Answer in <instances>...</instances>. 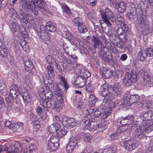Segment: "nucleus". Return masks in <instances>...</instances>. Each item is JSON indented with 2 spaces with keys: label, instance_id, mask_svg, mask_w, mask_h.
Wrapping results in <instances>:
<instances>
[{
  "label": "nucleus",
  "instance_id": "nucleus-1",
  "mask_svg": "<svg viewBox=\"0 0 153 153\" xmlns=\"http://www.w3.org/2000/svg\"><path fill=\"white\" fill-rule=\"evenodd\" d=\"M29 2L23 1L22 2L21 7L25 10H29L30 12L35 15L39 13L38 8L43 15L46 14L48 10L44 8L46 2L44 0H29Z\"/></svg>",
  "mask_w": 153,
  "mask_h": 153
},
{
  "label": "nucleus",
  "instance_id": "nucleus-26",
  "mask_svg": "<svg viewBox=\"0 0 153 153\" xmlns=\"http://www.w3.org/2000/svg\"><path fill=\"white\" fill-rule=\"evenodd\" d=\"M23 124L22 123L18 122L16 123H13V130L14 132H19L23 128Z\"/></svg>",
  "mask_w": 153,
  "mask_h": 153
},
{
  "label": "nucleus",
  "instance_id": "nucleus-61",
  "mask_svg": "<svg viewBox=\"0 0 153 153\" xmlns=\"http://www.w3.org/2000/svg\"><path fill=\"white\" fill-rule=\"evenodd\" d=\"M36 111L38 115H40L43 113V110L40 106H38L36 108Z\"/></svg>",
  "mask_w": 153,
  "mask_h": 153
},
{
  "label": "nucleus",
  "instance_id": "nucleus-57",
  "mask_svg": "<svg viewBox=\"0 0 153 153\" xmlns=\"http://www.w3.org/2000/svg\"><path fill=\"white\" fill-rule=\"evenodd\" d=\"M85 85V81L83 79H82L81 82L79 83L76 84L75 86L76 88H81L84 87Z\"/></svg>",
  "mask_w": 153,
  "mask_h": 153
},
{
  "label": "nucleus",
  "instance_id": "nucleus-37",
  "mask_svg": "<svg viewBox=\"0 0 153 153\" xmlns=\"http://www.w3.org/2000/svg\"><path fill=\"white\" fill-rule=\"evenodd\" d=\"M62 116L61 115L55 116L53 118V121L55 124H59L61 126L62 119Z\"/></svg>",
  "mask_w": 153,
  "mask_h": 153
},
{
  "label": "nucleus",
  "instance_id": "nucleus-58",
  "mask_svg": "<svg viewBox=\"0 0 153 153\" xmlns=\"http://www.w3.org/2000/svg\"><path fill=\"white\" fill-rule=\"evenodd\" d=\"M97 128L99 127H102L104 126V124H103V122L102 121L101 119L97 118Z\"/></svg>",
  "mask_w": 153,
  "mask_h": 153
},
{
  "label": "nucleus",
  "instance_id": "nucleus-32",
  "mask_svg": "<svg viewBox=\"0 0 153 153\" xmlns=\"http://www.w3.org/2000/svg\"><path fill=\"white\" fill-rule=\"evenodd\" d=\"M143 105L146 107L147 109L153 108V103L150 100H145L143 101Z\"/></svg>",
  "mask_w": 153,
  "mask_h": 153
},
{
  "label": "nucleus",
  "instance_id": "nucleus-46",
  "mask_svg": "<svg viewBox=\"0 0 153 153\" xmlns=\"http://www.w3.org/2000/svg\"><path fill=\"white\" fill-rule=\"evenodd\" d=\"M7 51L4 47H1L0 48V55L1 56L4 58H6L7 55Z\"/></svg>",
  "mask_w": 153,
  "mask_h": 153
},
{
  "label": "nucleus",
  "instance_id": "nucleus-33",
  "mask_svg": "<svg viewBox=\"0 0 153 153\" xmlns=\"http://www.w3.org/2000/svg\"><path fill=\"white\" fill-rule=\"evenodd\" d=\"M46 29L50 31L54 32L56 31V29L53 25V24L51 22H48L45 24Z\"/></svg>",
  "mask_w": 153,
  "mask_h": 153
},
{
  "label": "nucleus",
  "instance_id": "nucleus-35",
  "mask_svg": "<svg viewBox=\"0 0 153 153\" xmlns=\"http://www.w3.org/2000/svg\"><path fill=\"white\" fill-rule=\"evenodd\" d=\"M128 99L131 104H133L139 101V97L137 95H131Z\"/></svg>",
  "mask_w": 153,
  "mask_h": 153
},
{
  "label": "nucleus",
  "instance_id": "nucleus-50",
  "mask_svg": "<svg viewBox=\"0 0 153 153\" xmlns=\"http://www.w3.org/2000/svg\"><path fill=\"white\" fill-rule=\"evenodd\" d=\"M145 55L147 56H153V48H149L146 49L145 51Z\"/></svg>",
  "mask_w": 153,
  "mask_h": 153
},
{
  "label": "nucleus",
  "instance_id": "nucleus-23",
  "mask_svg": "<svg viewBox=\"0 0 153 153\" xmlns=\"http://www.w3.org/2000/svg\"><path fill=\"white\" fill-rule=\"evenodd\" d=\"M20 147V146L19 144L16 143L14 144L13 146L8 147V153H17Z\"/></svg>",
  "mask_w": 153,
  "mask_h": 153
},
{
  "label": "nucleus",
  "instance_id": "nucleus-14",
  "mask_svg": "<svg viewBox=\"0 0 153 153\" xmlns=\"http://www.w3.org/2000/svg\"><path fill=\"white\" fill-rule=\"evenodd\" d=\"M20 95L23 99L25 104L27 105H29L30 103V96L28 95L26 89L24 88H20Z\"/></svg>",
  "mask_w": 153,
  "mask_h": 153
},
{
  "label": "nucleus",
  "instance_id": "nucleus-44",
  "mask_svg": "<svg viewBox=\"0 0 153 153\" xmlns=\"http://www.w3.org/2000/svg\"><path fill=\"white\" fill-rule=\"evenodd\" d=\"M116 151L115 147L108 148L104 149L102 151V153H114Z\"/></svg>",
  "mask_w": 153,
  "mask_h": 153
},
{
  "label": "nucleus",
  "instance_id": "nucleus-24",
  "mask_svg": "<svg viewBox=\"0 0 153 153\" xmlns=\"http://www.w3.org/2000/svg\"><path fill=\"white\" fill-rule=\"evenodd\" d=\"M61 127L59 124L53 123L48 127V131L50 133L53 134L56 132Z\"/></svg>",
  "mask_w": 153,
  "mask_h": 153
},
{
  "label": "nucleus",
  "instance_id": "nucleus-29",
  "mask_svg": "<svg viewBox=\"0 0 153 153\" xmlns=\"http://www.w3.org/2000/svg\"><path fill=\"white\" fill-rule=\"evenodd\" d=\"M143 123H146L148 126L146 130L147 131H149V137H152L153 136V123L152 122H150L149 123L147 122H143Z\"/></svg>",
  "mask_w": 153,
  "mask_h": 153
},
{
  "label": "nucleus",
  "instance_id": "nucleus-41",
  "mask_svg": "<svg viewBox=\"0 0 153 153\" xmlns=\"http://www.w3.org/2000/svg\"><path fill=\"white\" fill-rule=\"evenodd\" d=\"M123 36L126 37L130 34V30L126 25L125 24L123 25Z\"/></svg>",
  "mask_w": 153,
  "mask_h": 153
},
{
  "label": "nucleus",
  "instance_id": "nucleus-9",
  "mask_svg": "<svg viewBox=\"0 0 153 153\" xmlns=\"http://www.w3.org/2000/svg\"><path fill=\"white\" fill-rule=\"evenodd\" d=\"M37 34L40 36L41 39L44 41L49 40L50 39V34L46 30L44 25H41L39 29L37 30Z\"/></svg>",
  "mask_w": 153,
  "mask_h": 153
},
{
  "label": "nucleus",
  "instance_id": "nucleus-56",
  "mask_svg": "<svg viewBox=\"0 0 153 153\" xmlns=\"http://www.w3.org/2000/svg\"><path fill=\"white\" fill-rule=\"evenodd\" d=\"M61 79L62 81V83L64 87L65 88V89L67 91L69 88V86L67 84V82L65 80V78L63 77H61Z\"/></svg>",
  "mask_w": 153,
  "mask_h": 153
},
{
  "label": "nucleus",
  "instance_id": "nucleus-5",
  "mask_svg": "<svg viewBox=\"0 0 153 153\" xmlns=\"http://www.w3.org/2000/svg\"><path fill=\"white\" fill-rule=\"evenodd\" d=\"M148 126L146 123H142L141 125L135 129L136 135L140 139H143L146 137H149V131L146 130Z\"/></svg>",
  "mask_w": 153,
  "mask_h": 153
},
{
  "label": "nucleus",
  "instance_id": "nucleus-53",
  "mask_svg": "<svg viewBox=\"0 0 153 153\" xmlns=\"http://www.w3.org/2000/svg\"><path fill=\"white\" fill-rule=\"evenodd\" d=\"M119 42H118L117 44V46L118 47L120 48L121 49H124L125 48V45L124 42H126L122 41L121 40H120Z\"/></svg>",
  "mask_w": 153,
  "mask_h": 153
},
{
  "label": "nucleus",
  "instance_id": "nucleus-42",
  "mask_svg": "<svg viewBox=\"0 0 153 153\" xmlns=\"http://www.w3.org/2000/svg\"><path fill=\"white\" fill-rule=\"evenodd\" d=\"M146 17H141L137 18L138 23L140 25V27H144L146 23Z\"/></svg>",
  "mask_w": 153,
  "mask_h": 153
},
{
  "label": "nucleus",
  "instance_id": "nucleus-36",
  "mask_svg": "<svg viewBox=\"0 0 153 153\" xmlns=\"http://www.w3.org/2000/svg\"><path fill=\"white\" fill-rule=\"evenodd\" d=\"M66 36L67 39L71 42L70 43H74L76 39L75 36H73L70 32H68L66 33Z\"/></svg>",
  "mask_w": 153,
  "mask_h": 153
},
{
  "label": "nucleus",
  "instance_id": "nucleus-28",
  "mask_svg": "<svg viewBox=\"0 0 153 153\" xmlns=\"http://www.w3.org/2000/svg\"><path fill=\"white\" fill-rule=\"evenodd\" d=\"M112 75V73L110 69H107L106 68H103L102 74V76L103 78L105 79H108Z\"/></svg>",
  "mask_w": 153,
  "mask_h": 153
},
{
  "label": "nucleus",
  "instance_id": "nucleus-51",
  "mask_svg": "<svg viewBox=\"0 0 153 153\" xmlns=\"http://www.w3.org/2000/svg\"><path fill=\"white\" fill-rule=\"evenodd\" d=\"M45 96V98L47 99L53 98V92L51 91H48L44 94Z\"/></svg>",
  "mask_w": 153,
  "mask_h": 153
},
{
  "label": "nucleus",
  "instance_id": "nucleus-3",
  "mask_svg": "<svg viewBox=\"0 0 153 153\" xmlns=\"http://www.w3.org/2000/svg\"><path fill=\"white\" fill-rule=\"evenodd\" d=\"M57 102L55 101L54 98L47 99L45 98L42 100L40 102V104L42 106H43L44 107L50 108L51 107L55 108L57 110H60L61 108V107L60 105L62 103H60L58 101Z\"/></svg>",
  "mask_w": 153,
  "mask_h": 153
},
{
  "label": "nucleus",
  "instance_id": "nucleus-38",
  "mask_svg": "<svg viewBox=\"0 0 153 153\" xmlns=\"http://www.w3.org/2000/svg\"><path fill=\"white\" fill-rule=\"evenodd\" d=\"M20 26L18 25L17 24L16 22H14L12 23L11 29L13 34L16 32L19 31Z\"/></svg>",
  "mask_w": 153,
  "mask_h": 153
},
{
  "label": "nucleus",
  "instance_id": "nucleus-16",
  "mask_svg": "<svg viewBox=\"0 0 153 153\" xmlns=\"http://www.w3.org/2000/svg\"><path fill=\"white\" fill-rule=\"evenodd\" d=\"M53 91L56 100L60 103H62L63 101L62 94V91L58 86H56Z\"/></svg>",
  "mask_w": 153,
  "mask_h": 153
},
{
  "label": "nucleus",
  "instance_id": "nucleus-49",
  "mask_svg": "<svg viewBox=\"0 0 153 153\" xmlns=\"http://www.w3.org/2000/svg\"><path fill=\"white\" fill-rule=\"evenodd\" d=\"M148 115V112L144 111L140 114V117L143 120L147 121L149 119Z\"/></svg>",
  "mask_w": 153,
  "mask_h": 153
},
{
  "label": "nucleus",
  "instance_id": "nucleus-40",
  "mask_svg": "<svg viewBox=\"0 0 153 153\" xmlns=\"http://www.w3.org/2000/svg\"><path fill=\"white\" fill-rule=\"evenodd\" d=\"M17 20L19 19L21 23L22 24L24 22H25L27 20L26 17H24L22 13H19L17 15V16L16 17Z\"/></svg>",
  "mask_w": 153,
  "mask_h": 153
},
{
  "label": "nucleus",
  "instance_id": "nucleus-64",
  "mask_svg": "<svg viewBox=\"0 0 153 153\" xmlns=\"http://www.w3.org/2000/svg\"><path fill=\"white\" fill-rule=\"evenodd\" d=\"M9 14L10 15L11 17H12L13 15H17V13L13 8H12L9 9Z\"/></svg>",
  "mask_w": 153,
  "mask_h": 153
},
{
  "label": "nucleus",
  "instance_id": "nucleus-10",
  "mask_svg": "<svg viewBox=\"0 0 153 153\" xmlns=\"http://www.w3.org/2000/svg\"><path fill=\"white\" fill-rule=\"evenodd\" d=\"M59 140L57 137L52 136L48 140V148L50 151L56 150L59 146Z\"/></svg>",
  "mask_w": 153,
  "mask_h": 153
},
{
  "label": "nucleus",
  "instance_id": "nucleus-12",
  "mask_svg": "<svg viewBox=\"0 0 153 153\" xmlns=\"http://www.w3.org/2000/svg\"><path fill=\"white\" fill-rule=\"evenodd\" d=\"M109 90L110 92H114L117 96H121L122 93V88L119 84L117 83H115L114 85L108 84Z\"/></svg>",
  "mask_w": 153,
  "mask_h": 153
},
{
  "label": "nucleus",
  "instance_id": "nucleus-25",
  "mask_svg": "<svg viewBox=\"0 0 153 153\" xmlns=\"http://www.w3.org/2000/svg\"><path fill=\"white\" fill-rule=\"evenodd\" d=\"M36 149L37 147L36 146L31 144L30 145L28 148L22 150L20 153H33Z\"/></svg>",
  "mask_w": 153,
  "mask_h": 153
},
{
  "label": "nucleus",
  "instance_id": "nucleus-45",
  "mask_svg": "<svg viewBox=\"0 0 153 153\" xmlns=\"http://www.w3.org/2000/svg\"><path fill=\"white\" fill-rule=\"evenodd\" d=\"M67 132V130L65 128L62 129L57 133V137L59 138L62 137L66 134Z\"/></svg>",
  "mask_w": 153,
  "mask_h": 153
},
{
  "label": "nucleus",
  "instance_id": "nucleus-19",
  "mask_svg": "<svg viewBox=\"0 0 153 153\" xmlns=\"http://www.w3.org/2000/svg\"><path fill=\"white\" fill-rule=\"evenodd\" d=\"M101 16L102 18H109L111 20V19H116L113 13L109 8L106 9L104 11L101 13Z\"/></svg>",
  "mask_w": 153,
  "mask_h": 153
},
{
  "label": "nucleus",
  "instance_id": "nucleus-4",
  "mask_svg": "<svg viewBox=\"0 0 153 153\" xmlns=\"http://www.w3.org/2000/svg\"><path fill=\"white\" fill-rule=\"evenodd\" d=\"M120 119V120H118L117 123L118 124H121V126L126 127V126L128 125L129 128L128 127L126 129L129 130L134 126H133V125L134 124V115H128L125 117H121Z\"/></svg>",
  "mask_w": 153,
  "mask_h": 153
},
{
  "label": "nucleus",
  "instance_id": "nucleus-52",
  "mask_svg": "<svg viewBox=\"0 0 153 153\" xmlns=\"http://www.w3.org/2000/svg\"><path fill=\"white\" fill-rule=\"evenodd\" d=\"M63 67L64 69H66L68 71H71L72 68L71 64L68 62L64 63L63 64Z\"/></svg>",
  "mask_w": 153,
  "mask_h": 153
},
{
  "label": "nucleus",
  "instance_id": "nucleus-60",
  "mask_svg": "<svg viewBox=\"0 0 153 153\" xmlns=\"http://www.w3.org/2000/svg\"><path fill=\"white\" fill-rule=\"evenodd\" d=\"M46 61L48 64L52 63H54V61H55L54 59H53V58L51 56L49 55L47 56L46 57Z\"/></svg>",
  "mask_w": 153,
  "mask_h": 153
},
{
  "label": "nucleus",
  "instance_id": "nucleus-13",
  "mask_svg": "<svg viewBox=\"0 0 153 153\" xmlns=\"http://www.w3.org/2000/svg\"><path fill=\"white\" fill-rule=\"evenodd\" d=\"M23 87H20L19 90L18 88V85L15 84H12L10 87V96L13 98H16L18 95L20 94V88H22L23 89Z\"/></svg>",
  "mask_w": 153,
  "mask_h": 153
},
{
  "label": "nucleus",
  "instance_id": "nucleus-21",
  "mask_svg": "<svg viewBox=\"0 0 153 153\" xmlns=\"http://www.w3.org/2000/svg\"><path fill=\"white\" fill-rule=\"evenodd\" d=\"M115 8L118 12L123 13L126 10V6L123 2L118 1L115 4Z\"/></svg>",
  "mask_w": 153,
  "mask_h": 153
},
{
  "label": "nucleus",
  "instance_id": "nucleus-15",
  "mask_svg": "<svg viewBox=\"0 0 153 153\" xmlns=\"http://www.w3.org/2000/svg\"><path fill=\"white\" fill-rule=\"evenodd\" d=\"M109 49L107 48V49L104 51H100L99 52H101V54L100 56V58L104 61L106 63H108L111 59L112 58V54L111 53H107V51H108Z\"/></svg>",
  "mask_w": 153,
  "mask_h": 153
},
{
  "label": "nucleus",
  "instance_id": "nucleus-11",
  "mask_svg": "<svg viewBox=\"0 0 153 153\" xmlns=\"http://www.w3.org/2000/svg\"><path fill=\"white\" fill-rule=\"evenodd\" d=\"M124 144L125 149L129 151L133 150L138 146V144L136 142V141L133 139H130L126 141H124Z\"/></svg>",
  "mask_w": 153,
  "mask_h": 153
},
{
  "label": "nucleus",
  "instance_id": "nucleus-6",
  "mask_svg": "<svg viewBox=\"0 0 153 153\" xmlns=\"http://www.w3.org/2000/svg\"><path fill=\"white\" fill-rule=\"evenodd\" d=\"M97 117L92 119L91 120L87 118V119L84 121L83 123L80 125H82L83 126L82 128V129H96L97 128Z\"/></svg>",
  "mask_w": 153,
  "mask_h": 153
},
{
  "label": "nucleus",
  "instance_id": "nucleus-48",
  "mask_svg": "<svg viewBox=\"0 0 153 153\" xmlns=\"http://www.w3.org/2000/svg\"><path fill=\"white\" fill-rule=\"evenodd\" d=\"M72 22L74 25L78 27L79 25V24H81V23H82L83 22H81V20L79 17H77L73 20Z\"/></svg>",
  "mask_w": 153,
  "mask_h": 153
},
{
  "label": "nucleus",
  "instance_id": "nucleus-47",
  "mask_svg": "<svg viewBox=\"0 0 153 153\" xmlns=\"http://www.w3.org/2000/svg\"><path fill=\"white\" fill-rule=\"evenodd\" d=\"M145 54L143 53V51L141 50L138 53V58L142 61H144L146 59Z\"/></svg>",
  "mask_w": 153,
  "mask_h": 153
},
{
  "label": "nucleus",
  "instance_id": "nucleus-30",
  "mask_svg": "<svg viewBox=\"0 0 153 153\" xmlns=\"http://www.w3.org/2000/svg\"><path fill=\"white\" fill-rule=\"evenodd\" d=\"M76 123L75 122L73 118L69 119L66 123H65V125L67 128H71L76 126Z\"/></svg>",
  "mask_w": 153,
  "mask_h": 153
},
{
  "label": "nucleus",
  "instance_id": "nucleus-62",
  "mask_svg": "<svg viewBox=\"0 0 153 153\" xmlns=\"http://www.w3.org/2000/svg\"><path fill=\"white\" fill-rule=\"evenodd\" d=\"M143 79L144 81L146 82H149L150 80V77L149 75L147 73L145 74Z\"/></svg>",
  "mask_w": 153,
  "mask_h": 153
},
{
  "label": "nucleus",
  "instance_id": "nucleus-55",
  "mask_svg": "<svg viewBox=\"0 0 153 153\" xmlns=\"http://www.w3.org/2000/svg\"><path fill=\"white\" fill-rule=\"evenodd\" d=\"M64 12L66 13L68 15H70L71 13V11L69 8L66 5H63L62 7Z\"/></svg>",
  "mask_w": 153,
  "mask_h": 153
},
{
  "label": "nucleus",
  "instance_id": "nucleus-63",
  "mask_svg": "<svg viewBox=\"0 0 153 153\" xmlns=\"http://www.w3.org/2000/svg\"><path fill=\"white\" fill-rule=\"evenodd\" d=\"M6 126H7L9 128L12 129L13 128V123H12L10 121H6L5 122Z\"/></svg>",
  "mask_w": 153,
  "mask_h": 153
},
{
  "label": "nucleus",
  "instance_id": "nucleus-39",
  "mask_svg": "<svg viewBox=\"0 0 153 153\" xmlns=\"http://www.w3.org/2000/svg\"><path fill=\"white\" fill-rule=\"evenodd\" d=\"M28 114H30L28 116V117L33 123H34L37 120H39L37 116L35 115L33 113H31L30 111L28 112Z\"/></svg>",
  "mask_w": 153,
  "mask_h": 153
},
{
  "label": "nucleus",
  "instance_id": "nucleus-59",
  "mask_svg": "<svg viewBox=\"0 0 153 153\" xmlns=\"http://www.w3.org/2000/svg\"><path fill=\"white\" fill-rule=\"evenodd\" d=\"M86 90L89 92H91V93L93 92L94 89L92 85L90 84H88L86 86Z\"/></svg>",
  "mask_w": 153,
  "mask_h": 153
},
{
  "label": "nucleus",
  "instance_id": "nucleus-31",
  "mask_svg": "<svg viewBox=\"0 0 153 153\" xmlns=\"http://www.w3.org/2000/svg\"><path fill=\"white\" fill-rule=\"evenodd\" d=\"M126 95H126L124 96L121 100V105L123 107L129 106L131 105L128 99H127Z\"/></svg>",
  "mask_w": 153,
  "mask_h": 153
},
{
  "label": "nucleus",
  "instance_id": "nucleus-34",
  "mask_svg": "<svg viewBox=\"0 0 153 153\" xmlns=\"http://www.w3.org/2000/svg\"><path fill=\"white\" fill-rule=\"evenodd\" d=\"M87 27L84 22L81 23L78 26V31L80 33H84L88 30Z\"/></svg>",
  "mask_w": 153,
  "mask_h": 153
},
{
  "label": "nucleus",
  "instance_id": "nucleus-43",
  "mask_svg": "<svg viewBox=\"0 0 153 153\" xmlns=\"http://www.w3.org/2000/svg\"><path fill=\"white\" fill-rule=\"evenodd\" d=\"M47 72L49 76L51 78L53 77L54 75V73L53 67L51 65H49L47 67Z\"/></svg>",
  "mask_w": 153,
  "mask_h": 153
},
{
  "label": "nucleus",
  "instance_id": "nucleus-17",
  "mask_svg": "<svg viewBox=\"0 0 153 153\" xmlns=\"http://www.w3.org/2000/svg\"><path fill=\"white\" fill-rule=\"evenodd\" d=\"M25 68L26 71L33 74L35 71V69L32 62L28 59L24 61Z\"/></svg>",
  "mask_w": 153,
  "mask_h": 153
},
{
  "label": "nucleus",
  "instance_id": "nucleus-27",
  "mask_svg": "<svg viewBox=\"0 0 153 153\" xmlns=\"http://www.w3.org/2000/svg\"><path fill=\"white\" fill-rule=\"evenodd\" d=\"M117 33L119 37V39L122 41L125 42L127 41V37L123 36V27H119L117 30Z\"/></svg>",
  "mask_w": 153,
  "mask_h": 153
},
{
  "label": "nucleus",
  "instance_id": "nucleus-2",
  "mask_svg": "<svg viewBox=\"0 0 153 153\" xmlns=\"http://www.w3.org/2000/svg\"><path fill=\"white\" fill-rule=\"evenodd\" d=\"M139 71H140L138 70L136 68H134L131 70V73L126 72L123 79V82L125 83H128L129 85L136 82L137 81V74L139 73Z\"/></svg>",
  "mask_w": 153,
  "mask_h": 153
},
{
  "label": "nucleus",
  "instance_id": "nucleus-22",
  "mask_svg": "<svg viewBox=\"0 0 153 153\" xmlns=\"http://www.w3.org/2000/svg\"><path fill=\"white\" fill-rule=\"evenodd\" d=\"M115 104L114 102L108 101L105 103H102L100 107L102 110H105L107 109H108V108L112 109L115 107Z\"/></svg>",
  "mask_w": 153,
  "mask_h": 153
},
{
  "label": "nucleus",
  "instance_id": "nucleus-8",
  "mask_svg": "<svg viewBox=\"0 0 153 153\" xmlns=\"http://www.w3.org/2000/svg\"><path fill=\"white\" fill-rule=\"evenodd\" d=\"M79 140L76 137H71L66 147V150L68 152L71 153L74 150L77 145Z\"/></svg>",
  "mask_w": 153,
  "mask_h": 153
},
{
  "label": "nucleus",
  "instance_id": "nucleus-18",
  "mask_svg": "<svg viewBox=\"0 0 153 153\" xmlns=\"http://www.w3.org/2000/svg\"><path fill=\"white\" fill-rule=\"evenodd\" d=\"M92 41L94 43V48H97L100 51H104L107 49V48L105 47H102L101 43L98 37L93 36Z\"/></svg>",
  "mask_w": 153,
  "mask_h": 153
},
{
  "label": "nucleus",
  "instance_id": "nucleus-20",
  "mask_svg": "<svg viewBox=\"0 0 153 153\" xmlns=\"http://www.w3.org/2000/svg\"><path fill=\"white\" fill-rule=\"evenodd\" d=\"M141 10L140 8L133 7L131 11L127 14V17L130 19H134L135 18L136 14L140 12Z\"/></svg>",
  "mask_w": 153,
  "mask_h": 153
},
{
  "label": "nucleus",
  "instance_id": "nucleus-7",
  "mask_svg": "<svg viewBox=\"0 0 153 153\" xmlns=\"http://www.w3.org/2000/svg\"><path fill=\"white\" fill-rule=\"evenodd\" d=\"M102 88L104 91L102 94V96L104 97L102 103H105L108 101H110L113 98V92H110L109 90V87L108 84L105 83L102 85Z\"/></svg>",
  "mask_w": 153,
  "mask_h": 153
},
{
  "label": "nucleus",
  "instance_id": "nucleus-54",
  "mask_svg": "<svg viewBox=\"0 0 153 153\" xmlns=\"http://www.w3.org/2000/svg\"><path fill=\"white\" fill-rule=\"evenodd\" d=\"M63 48L66 54L68 56L70 55L69 52L71 51V50L70 47L67 46L66 43H64L63 44Z\"/></svg>",
  "mask_w": 153,
  "mask_h": 153
}]
</instances>
